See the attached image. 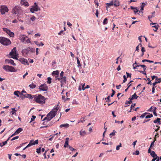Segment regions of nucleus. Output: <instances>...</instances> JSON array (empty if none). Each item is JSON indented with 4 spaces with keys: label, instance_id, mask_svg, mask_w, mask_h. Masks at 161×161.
Wrapping results in <instances>:
<instances>
[{
    "label": "nucleus",
    "instance_id": "nucleus-14",
    "mask_svg": "<svg viewBox=\"0 0 161 161\" xmlns=\"http://www.w3.org/2000/svg\"><path fill=\"white\" fill-rule=\"evenodd\" d=\"M60 82L61 83V85L64 84L66 83V78L65 76L60 77Z\"/></svg>",
    "mask_w": 161,
    "mask_h": 161
},
{
    "label": "nucleus",
    "instance_id": "nucleus-54",
    "mask_svg": "<svg viewBox=\"0 0 161 161\" xmlns=\"http://www.w3.org/2000/svg\"><path fill=\"white\" fill-rule=\"evenodd\" d=\"M123 77L124 79L123 82L125 83V81H127V78H126L125 75H124L123 76Z\"/></svg>",
    "mask_w": 161,
    "mask_h": 161
},
{
    "label": "nucleus",
    "instance_id": "nucleus-62",
    "mask_svg": "<svg viewBox=\"0 0 161 161\" xmlns=\"http://www.w3.org/2000/svg\"><path fill=\"white\" fill-rule=\"evenodd\" d=\"M82 86V89L83 90H84L85 89V83L83 84H81Z\"/></svg>",
    "mask_w": 161,
    "mask_h": 161
},
{
    "label": "nucleus",
    "instance_id": "nucleus-1",
    "mask_svg": "<svg viewBox=\"0 0 161 161\" xmlns=\"http://www.w3.org/2000/svg\"><path fill=\"white\" fill-rule=\"evenodd\" d=\"M59 106L58 105H57L56 107L54 108L52 110L47 114V116L44 118L43 120H46V122L50 121L56 115V113L59 109Z\"/></svg>",
    "mask_w": 161,
    "mask_h": 161
},
{
    "label": "nucleus",
    "instance_id": "nucleus-63",
    "mask_svg": "<svg viewBox=\"0 0 161 161\" xmlns=\"http://www.w3.org/2000/svg\"><path fill=\"white\" fill-rule=\"evenodd\" d=\"M56 63L55 61H53L52 62V65L54 67V65L55 64H56Z\"/></svg>",
    "mask_w": 161,
    "mask_h": 161
},
{
    "label": "nucleus",
    "instance_id": "nucleus-15",
    "mask_svg": "<svg viewBox=\"0 0 161 161\" xmlns=\"http://www.w3.org/2000/svg\"><path fill=\"white\" fill-rule=\"evenodd\" d=\"M69 138L68 137H67L65 139V142L64 145V147H69Z\"/></svg>",
    "mask_w": 161,
    "mask_h": 161
},
{
    "label": "nucleus",
    "instance_id": "nucleus-45",
    "mask_svg": "<svg viewBox=\"0 0 161 161\" xmlns=\"http://www.w3.org/2000/svg\"><path fill=\"white\" fill-rule=\"evenodd\" d=\"M153 27H154L155 29H153V30L155 31H157V30L158 29L159 26L158 25H157L153 26Z\"/></svg>",
    "mask_w": 161,
    "mask_h": 161
},
{
    "label": "nucleus",
    "instance_id": "nucleus-58",
    "mask_svg": "<svg viewBox=\"0 0 161 161\" xmlns=\"http://www.w3.org/2000/svg\"><path fill=\"white\" fill-rule=\"evenodd\" d=\"M112 93L111 96V97H112L114 95V94L115 93V92L113 89H112Z\"/></svg>",
    "mask_w": 161,
    "mask_h": 161
},
{
    "label": "nucleus",
    "instance_id": "nucleus-11",
    "mask_svg": "<svg viewBox=\"0 0 161 161\" xmlns=\"http://www.w3.org/2000/svg\"><path fill=\"white\" fill-rule=\"evenodd\" d=\"M19 60L22 64H24L29 65V63L27 59L24 58H21L19 59Z\"/></svg>",
    "mask_w": 161,
    "mask_h": 161
},
{
    "label": "nucleus",
    "instance_id": "nucleus-4",
    "mask_svg": "<svg viewBox=\"0 0 161 161\" xmlns=\"http://www.w3.org/2000/svg\"><path fill=\"white\" fill-rule=\"evenodd\" d=\"M9 55L13 59L17 60V56L18 55V53H17L16 47H14L12 50V51L9 53Z\"/></svg>",
    "mask_w": 161,
    "mask_h": 161
},
{
    "label": "nucleus",
    "instance_id": "nucleus-27",
    "mask_svg": "<svg viewBox=\"0 0 161 161\" xmlns=\"http://www.w3.org/2000/svg\"><path fill=\"white\" fill-rule=\"evenodd\" d=\"M9 66L4 65L3 66V68L6 71H8Z\"/></svg>",
    "mask_w": 161,
    "mask_h": 161
},
{
    "label": "nucleus",
    "instance_id": "nucleus-30",
    "mask_svg": "<svg viewBox=\"0 0 161 161\" xmlns=\"http://www.w3.org/2000/svg\"><path fill=\"white\" fill-rule=\"evenodd\" d=\"M19 94H20V92L18 91H15L14 93V94L17 96L18 97H19Z\"/></svg>",
    "mask_w": 161,
    "mask_h": 161
},
{
    "label": "nucleus",
    "instance_id": "nucleus-51",
    "mask_svg": "<svg viewBox=\"0 0 161 161\" xmlns=\"http://www.w3.org/2000/svg\"><path fill=\"white\" fill-rule=\"evenodd\" d=\"M148 114V113H145L144 114H142L140 118H144L145 117V116L146 114Z\"/></svg>",
    "mask_w": 161,
    "mask_h": 161
},
{
    "label": "nucleus",
    "instance_id": "nucleus-61",
    "mask_svg": "<svg viewBox=\"0 0 161 161\" xmlns=\"http://www.w3.org/2000/svg\"><path fill=\"white\" fill-rule=\"evenodd\" d=\"M95 14L97 17H98V9H97L96 11Z\"/></svg>",
    "mask_w": 161,
    "mask_h": 161
},
{
    "label": "nucleus",
    "instance_id": "nucleus-5",
    "mask_svg": "<svg viewBox=\"0 0 161 161\" xmlns=\"http://www.w3.org/2000/svg\"><path fill=\"white\" fill-rule=\"evenodd\" d=\"M22 10L19 6H16L13 9L12 12L15 14H19L22 12Z\"/></svg>",
    "mask_w": 161,
    "mask_h": 161
},
{
    "label": "nucleus",
    "instance_id": "nucleus-64",
    "mask_svg": "<svg viewBox=\"0 0 161 161\" xmlns=\"http://www.w3.org/2000/svg\"><path fill=\"white\" fill-rule=\"evenodd\" d=\"M157 78V76L155 75H153L152 76V80H153L155 78Z\"/></svg>",
    "mask_w": 161,
    "mask_h": 161
},
{
    "label": "nucleus",
    "instance_id": "nucleus-20",
    "mask_svg": "<svg viewBox=\"0 0 161 161\" xmlns=\"http://www.w3.org/2000/svg\"><path fill=\"white\" fill-rule=\"evenodd\" d=\"M113 4L114 6L116 7L119 6L120 5V3L118 0H115Z\"/></svg>",
    "mask_w": 161,
    "mask_h": 161
},
{
    "label": "nucleus",
    "instance_id": "nucleus-17",
    "mask_svg": "<svg viewBox=\"0 0 161 161\" xmlns=\"http://www.w3.org/2000/svg\"><path fill=\"white\" fill-rule=\"evenodd\" d=\"M21 3L22 5L25 6H28L29 5L28 3L27 2L25 1L24 0H22L21 2Z\"/></svg>",
    "mask_w": 161,
    "mask_h": 161
},
{
    "label": "nucleus",
    "instance_id": "nucleus-47",
    "mask_svg": "<svg viewBox=\"0 0 161 161\" xmlns=\"http://www.w3.org/2000/svg\"><path fill=\"white\" fill-rule=\"evenodd\" d=\"M36 19V18L34 16H32L30 18L31 20L32 21H34Z\"/></svg>",
    "mask_w": 161,
    "mask_h": 161
},
{
    "label": "nucleus",
    "instance_id": "nucleus-59",
    "mask_svg": "<svg viewBox=\"0 0 161 161\" xmlns=\"http://www.w3.org/2000/svg\"><path fill=\"white\" fill-rule=\"evenodd\" d=\"M156 86H154V87H153L152 88V93L153 94L155 92V88L156 87Z\"/></svg>",
    "mask_w": 161,
    "mask_h": 161
},
{
    "label": "nucleus",
    "instance_id": "nucleus-56",
    "mask_svg": "<svg viewBox=\"0 0 161 161\" xmlns=\"http://www.w3.org/2000/svg\"><path fill=\"white\" fill-rule=\"evenodd\" d=\"M126 74H127V77H131V74H129V73H128L127 72H126Z\"/></svg>",
    "mask_w": 161,
    "mask_h": 161
},
{
    "label": "nucleus",
    "instance_id": "nucleus-35",
    "mask_svg": "<svg viewBox=\"0 0 161 161\" xmlns=\"http://www.w3.org/2000/svg\"><path fill=\"white\" fill-rule=\"evenodd\" d=\"M148 114H149V115L146 116L145 117L146 119L150 118L153 117V115L152 114H150V113H148Z\"/></svg>",
    "mask_w": 161,
    "mask_h": 161
},
{
    "label": "nucleus",
    "instance_id": "nucleus-49",
    "mask_svg": "<svg viewBox=\"0 0 161 161\" xmlns=\"http://www.w3.org/2000/svg\"><path fill=\"white\" fill-rule=\"evenodd\" d=\"M132 100H130L129 101H126L125 102V104H131V103H132Z\"/></svg>",
    "mask_w": 161,
    "mask_h": 161
},
{
    "label": "nucleus",
    "instance_id": "nucleus-3",
    "mask_svg": "<svg viewBox=\"0 0 161 161\" xmlns=\"http://www.w3.org/2000/svg\"><path fill=\"white\" fill-rule=\"evenodd\" d=\"M0 42L3 45L6 46L8 45L11 43L9 39L3 37H0Z\"/></svg>",
    "mask_w": 161,
    "mask_h": 161
},
{
    "label": "nucleus",
    "instance_id": "nucleus-41",
    "mask_svg": "<svg viewBox=\"0 0 161 161\" xmlns=\"http://www.w3.org/2000/svg\"><path fill=\"white\" fill-rule=\"evenodd\" d=\"M108 23V19L107 18H105L103 21V24L106 25Z\"/></svg>",
    "mask_w": 161,
    "mask_h": 161
},
{
    "label": "nucleus",
    "instance_id": "nucleus-8",
    "mask_svg": "<svg viewBox=\"0 0 161 161\" xmlns=\"http://www.w3.org/2000/svg\"><path fill=\"white\" fill-rule=\"evenodd\" d=\"M39 89L40 91H46L47 90L48 87L46 84H44L40 85L39 86Z\"/></svg>",
    "mask_w": 161,
    "mask_h": 161
},
{
    "label": "nucleus",
    "instance_id": "nucleus-23",
    "mask_svg": "<svg viewBox=\"0 0 161 161\" xmlns=\"http://www.w3.org/2000/svg\"><path fill=\"white\" fill-rule=\"evenodd\" d=\"M33 145H35L34 140H31L29 142V144L27 145V147H30Z\"/></svg>",
    "mask_w": 161,
    "mask_h": 161
},
{
    "label": "nucleus",
    "instance_id": "nucleus-44",
    "mask_svg": "<svg viewBox=\"0 0 161 161\" xmlns=\"http://www.w3.org/2000/svg\"><path fill=\"white\" fill-rule=\"evenodd\" d=\"M36 152L38 154L40 153L41 152V147H40L39 148H37L36 149Z\"/></svg>",
    "mask_w": 161,
    "mask_h": 161
},
{
    "label": "nucleus",
    "instance_id": "nucleus-39",
    "mask_svg": "<svg viewBox=\"0 0 161 161\" xmlns=\"http://www.w3.org/2000/svg\"><path fill=\"white\" fill-rule=\"evenodd\" d=\"M47 151H45L44 153V154H43V156H44V158L45 159H46V158H49V157H50V156H49V155H48L47 156V155H46V153H47Z\"/></svg>",
    "mask_w": 161,
    "mask_h": 161
},
{
    "label": "nucleus",
    "instance_id": "nucleus-12",
    "mask_svg": "<svg viewBox=\"0 0 161 161\" xmlns=\"http://www.w3.org/2000/svg\"><path fill=\"white\" fill-rule=\"evenodd\" d=\"M21 94L23 96L22 97V99H23L24 97L29 98L30 99H32L33 97H32L31 94L26 93L24 94L23 93H21Z\"/></svg>",
    "mask_w": 161,
    "mask_h": 161
},
{
    "label": "nucleus",
    "instance_id": "nucleus-46",
    "mask_svg": "<svg viewBox=\"0 0 161 161\" xmlns=\"http://www.w3.org/2000/svg\"><path fill=\"white\" fill-rule=\"evenodd\" d=\"M52 79L50 77H48L47 78V82L49 84L51 83Z\"/></svg>",
    "mask_w": 161,
    "mask_h": 161
},
{
    "label": "nucleus",
    "instance_id": "nucleus-10",
    "mask_svg": "<svg viewBox=\"0 0 161 161\" xmlns=\"http://www.w3.org/2000/svg\"><path fill=\"white\" fill-rule=\"evenodd\" d=\"M52 75L53 76L55 75V78L56 79L60 80V78L58 77L59 71L58 70H56L53 71L52 73Z\"/></svg>",
    "mask_w": 161,
    "mask_h": 161
},
{
    "label": "nucleus",
    "instance_id": "nucleus-43",
    "mask_svg": "<svg viewBox=\"0 0 161 161\" xmlns=\"http://www.w3.org/2000/svg\"><path fill=\"white\" fill-rule=\"evenodd\" d=\"M105 99H106V102H110V96H108L107 98H106Z\"/></svg>",
    "mask_w": 161,
    "mask_h": 161
},
{
    "label": "nucleus",
    "instance_id": "nucleus-57",
    "mask_svg": "<svg viewBox=\"0 0 161 161\" xmlns=\"http://www.w3.org/2000/svg\"><path fill=\"white\" fill-rule=\"evenodd\" d=\"M147 79L148 80V82L147 84H148L151 85H152V83H151V81L150 80V79L148 78H147Z\"/></svg>",
    "mask_w": 161,
    "mask_h": 161
},
{
    "label": "nucleus",
    "instance_id": "nucleus-28",
    "mask_svg": "<svg viewBox=\"0 0 161 161\" xmlns=\"http://www.w3.org/2000/svg\"><path fill=\"white\" fill-rule=\"evenodd\" d=\"M35 42L36 44L39 46H42L44 45V44L41 42L40 43H39L37 42Z\"/></svg>",
    "mask_w": 161,
    "mask_h": 161
},
{
    "label": "nucleus",
    "instance_id": "nucleus-37",
    "mask_svg": "<svg viewBox=\"0 0 161 161\" xmlns=\"http://www.w3.org/2000/svg\"><path fill=\"white\" fill-rule=\"evenodd\" d=\"M142 62H148L150 63H153V61H151V60H147V59H144V60H142Z\"/></svg>",
    "mask_w": 161,
    "mask_h": 161
},
{
    "label": "nucleus",
    "instance_id": "nucleus-52",
    "mask_svg": "<svg viewBox=\"0 0 161 161\" xmlns=\"http://www.w3.org/2000/svg\"><path fill=\"white\" fill-rule=\"evenodd\" d=\"M132 66H133V68L134 69H136L137 68V67H140V66H139V65H134V64H133Z\"/></svg>",
    "mask_w": 161,
    "mask_h": 161
},
{
    "label": "nucleus",
    "instance_id": "nucleus-16",
    "mask_svg": "<svg viewBox=\"0 0 161 161\" xmlns=\"http://www.w3.org/2000/svg\"><path fill=\"white\" fill-rule=\"evenodd\" d=\"M138 96H137L136 93H135L132 96L131 98H129V99L130 100H133L134 99H137L138 97Z\"/></svg>",
    "mask_w": 161,
    "mask_h": 161
},
{
    "label": "nucleus",
    "instance_id": "nucleus-31",
    "mask_svg": "<svg viewBox=\"0 0 161 161\" xmlns=\"http://www.w3.org/2000/svg\"><path fill=\"white\" fill-rule=\"evenodd\" d=\"M29 86L31 88L33 89L35 88L36 86L32 83V84L30 85Z\"/></svg>",
    "mask_w": 161,
    "mask_h": 161
},
{
    "label": "nucleus",
    "instance_id": "nucleus-50",
    "mask_svg": "<svg viewBox=\"0 0 161 161\" xmlns=\"http://www.w3.org/2000/svg\"><path fill=\"white\" fill-rule=\"evenodd\" d=\"M69 150L71 151H73L75 150V149L72 147L69 146Z\"/></svg>",
    "mask_w": 161,
    "mask_h": 161
},
{
    "label": "nucleus",
    "instance_id": "nucleus-2",
    "mask_svg": "<svg viewBox=\"0 0 161 161\" xmlns=\"http://www.w3.org/2000/svg\"><path fill=\"white\" fill-rule=\"evenodd\" d=\"M33 97L36 103L41 104H44L45 103V101L46 98L44 96L41 94L36 95H33Z\"/></svg>",
    "mask_w": 161,
    "mask_h": 161
},
{
    "label": "nucleus",
    "instance_id": "nucleus-6",
    "mask_svg": "<svg viewBox=\"0 0 161 161\" xmlns=\"http://www.w3.org/2000/svg\"><path fill=\"white\" fill-rule=\"evenodd\" d=\"M39 10L40 9L36 3H35L34 5L32 6V7L30 8V10L32 13H33L34 11H37Z\"/></svg>",
    "mask_w": 161,
    "mask_h": 161
},
{
    "label": "nucleus",
    "instance_id": "nucleus-21",
    "mask_svg": "<svg viewBox=\"0 0 161 161\" xmlns=\"http://www.w3.org/2000/svg\"><path fill=\"white\" fill-rule=\"evenodd\" d=\"M130 8L131 9H134V12L135 13V14H136L137 12L138 11L137 10V8L136 7H133V6H130ZM139 12H140L139 11Z\"/></svg>",
    "mask_w": 161,
    "mask_h": 161
},
{
    "label": "nucleus",
    "instance_id": "nucleus-36",
    "mask_svg": "<svg viewBox=\"0 0 161 161\" xmlns=\"http://www.w3.org/2000/svg\"><path fill=\"white\" fill-rule=\"evenodd\" d=\"M76 59H77V63L78 64V67H81V65L80 63V61L79 60V59L77 57Z\"/></svg>",
    "mask_w": 161,
    "mask_h": 161
},
{
    "label": "nucleus",
    "instance_id": "nucleus-60",
    "mask_svg": "<svg viewBox=\"0 0 161 161\" xmlns=\"http://www.w3.org/2000/svg\"><path fill=\"white\" fill-rule=\"evenodd\" d=\"M138 71L145 75H146V72H144V71H142V70H138Z\"/></svg>",
    "mask_w": 161,
    "mask_h": 161
},
{
    "label": "nucleus",
    "instance_id": "nucleus-18",
    "mask_svg": "<svg viewBox=\"0 0 161 161\" xmlns=\"http://www.w3.org/2000/svg\"><path fill=\"white\" fill-rule=\"evenodd\" d=\"M160 120L161 119L160 118H158L154 120L153 122L155 124L157 123L158 124L160 125Z\"/></svg>",
    "mask_w": 161,
    "mask_h": 161
},
{
    "label": "nucleus",
    "instance_id": "nucleus-13",
    "mask_svg": "<svg viewBox=\"0 0 161 161\" xmlns=\"http://www.w3.org/2000/svg\"><path fill=\"white\" fill-rule=\"evenodd\" d=\"M27 37L26 36H25L24 35H20L19 36V39L22 42H24L26 38Z\"/></svg>",
    "mask_w": 161,
    "mask_h": 161
},
{
    "label": "nucleus",
    "instance_id": "nucleus-40",
    "mask_svg": "<svg viewBox=\"0 0 161 161\" xmlns=\"http://www.w3.org/2000/svg\"><path fill=\"white\" fill-rule=\"evenodd\" d=\"M116 132V131L114 130H113V132L112 133H111L109 135L110 137H111V136H114L115 135V133Z\"/></svg>",
    "mask_w": 161,
    "mask_h": 161
},
{
    "label": "nucleus",
    "instance_id": "nucleus-25",
    "mask_svg": "<svg viewBox=\"0 0 161 161\" xmlns=\"http://www.w3.org/2000/svg\"><path fill=\"white\" fill-rule=\"evenodd\" d=\"M69 124H64L61 125H60V128H62L63 127H65L67 128V127H69Z\"/></svg>",
    "mask_w": 161,
    "mask_h": 161
},
{
    "label": "nucleus",
    "instance_id": "nucleus-33",
    "mask_svg": "<svg viewBox=\"0 0 161 161\" xmlns=\"http://www.w3.org/2000/svg\"><path fill=\"white\" fill-rule=\"evenodd\" d=\"M85 118V117H82L80 119V120L78 122V123H79L80 122H82L83 123L85 121L84 119Z\"/></svg>",
    "mask_w": 161,
    "mask_h": 161
},
{
    "label": "nucleus",
    "instance_id": "nucleus-9",
    "mask_svg": "<svg viewBox=\"0 0 161 161\" xmlns=\"http://www.w3.org/2000/svg\"><path fill=\"white\" fill-rule=\"evenodd\" d=\"M8 9L7 7L3 6L1 7V12L2 14H4L5 12H8Z\"/></svg>",
    "mask_w": 161,
    "mask_h": 161
},
{
    "label": "nucleus",
    "instance_id": "nucleus-7",
    "mask_svg": "<svg viewBox=\"0 0 161 161\" xmlns=\"http://www.w3.org/2000/svg\"><path fill=\"white\" fill-rule=\"evenodd\" d=\"M3 31L5 32L9 36L12 37H13L14 36V35L13 32L11 31L10 30L6 28H3Z\"/></svg>",
    "mask_w": 161,
    "mask_h": 161
},
{
    "label": "nucleus",
    "instance_id": "nucleus-48",
    "mask_svg": "<svg viewBox=\"0 0 161 161\" xmlns=\"http://www.w3.org/2000/svg\"><path fill=\"white\" fill-rule=\"evenodd\" d=\"M36 118V116L35 115H33L32 116V117L31 119V120L30 121V122H31L32 121H33Z\"/></svg>",
    "mask_w": 161,
    "mask_h": 161
},
{
    "label": "nucleus",
    "instance_id": "nucleus-29",
    "mask_svg": "<svg viewBox=\"0 0 161 161\" xmlns=\"http://www.w3.org/2000/svg\"><path fill=\"white\" fill-rule=\"evenodd\" d=\"M146 5V4L144 3H142V5L141 6V11L143 10L144 7Z\"/></svg>",
    "mask_w": 161,
    "mask_h": 161
},
{
    "label": "nucleus",
    "instance_id": "nucleus-42",
    "mask_svg": "<svg viewBox=\"0 0 161 161\" xmlns=\"http://www.w3.org/2000/svg\"><path fill=\"white\" fill-rule=\"evenodd\" d=\"M140 67H141L143 68L144 71H145L146 69V67L145 65H139Z\"/></svg>",
    "mask_w": 161,
    "mask_h": 161
},
{
    "label": "nucleus",
    "instance_id": "nucleus-32",
    "mask_svg": "<svg viewBox=\"0 0 161 161\" xmlns=\"http://www.w3.org/2000/svg\"><path fill=\"white\" fill-rule=\"evenodd\" d=\"M22 130L23 129L21 128H19L18 129H17L15 131L16 132V133H17L18 134L21 132L22 131Z\"/></svg>",
    "mask_w": 161,
    "mask_h": 161
},
{
    "label": "nucleus",
    "instance_id": "nucleus-53",
    "mask_svg": "<svg viewBox=\"0 0 161 161\" xmlns=\"http://www.w3.org/2000/svg\"><path fill=\"white\" fill-rule=\"evenodd\" d=\"M64 33L63 31H61L60 32L58 33V35H62L63 34L64 35Z\"/></svg>",
    "mask_w": 161,
    "mask_h": 161
},
{
    "label": "nucleus",
    "instance_id": "nucleus-26",
    "mask_svg": "<svg viewBox=\"0 0 161 161\" xmlns=\"http://www.w3.org/2000/svg\"><path fill=\"white\" fill-rule=\"evenodd\" d=\"M86 134V132L85 130H81L80 132V134L81 136H84Z\"/></svg>",
    "mask_w": 161,
    "mask_h": 161
},
{
    "label": "nucleus",
    "instance_id": "nucleus-19",
    "mask_svg": "<svg viewBox=\"0 0 161 161\" xmlns=\"http://www.w3.org/2000/svg\"><path fill=\"white\" fill-rule=\"evenodd\" d=\"M114 2L113 1H112L110 3H106V8H108L110 7V6L113 5L114 4Z\"/></svg>",
    "mask_w": 161,
    "mask_h": 161
},
{
    "label": "nucleus",
    "instance_id": "nucleus-22",
    "mask_svg": "<svg viewBox=\"0 0 161 161\" xmlns=\"http://www.w3.org/2000/svg\"><path fill=\"white\" fill-rule=\"evenodd\" d=\"M150 155L153 158L158 157L157 155L154 151H152Z\"/></svg>",
    "mask_w": 161,
    "mask_h": 161
},
{
    "label": "nucleus",
    "instance_id": "nucleus-38",
    "mask_svg": "<svg viewBox=\"0 0 161 161\" xmlns=\"http://www.w3.org/2000/svg\"><path fill=\"white\" fill-rule=\"evenodd\" d=\"M7 143V141H5L2 143H0V146L1 147H2L3 146H4Z\"/></svg>",
    "mask_w": 161,
    "mask_h": 161
},
{
    "label": "nucleus",
    "instance_id": "nucleus-24",
    "mask_svg": "<svg viewBox=\"0 0 161 161\" xmlns=\"http://www.w3.org/2000/svg\"><path fill=\"white\" fill-rule=\"evenodd\" d=\"M8 71L12 72H14L15 71L14 68L11 66H9Z\"/></svg>",
    "mask_w": 161,
    "mask_h": 161
},
{
    "label": "nucleus",
    "instance_id": "nucleus-55",
    "mask_svg": "<svg viewBox=\"0 0 161 161\" xmlns=\"http://www.w3.org/2000/svg\"><path fill=\"white\" fill-rule=\"evenodd\" d=\"M19 137V136H16V137H14V138H13L11 140V141H14L15 139H18Z\"/></svg>",
    "mask_w": 161,
    "mask_h": 161
},
{
    "label": "nucleus",
    "instance_id": "nucleus-34",
    "mask_svg": "<svg viewBox=\"0 0 161 161\" xmlns=\"http://www.w3.org/2000/svg\"><path fill=\"white\" fill-rule=\"evenodd\" d=\"M8 63L11 64L12 65H16V64L14 63V61L13 60L10 59Z\"/></svg>",
    "mask_w": 161,
    "mask_h": 161
}]
</instances>
